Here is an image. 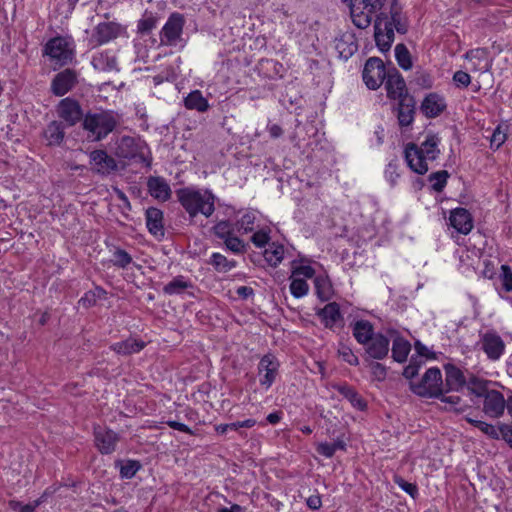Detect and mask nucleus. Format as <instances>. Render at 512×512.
<instances>
[{
  "label": "nucleus",
  "mask_w": 512,
  "mask_h": 512,
  "mask_svg": "<svg viewBox=\"0 0 512 512\" xmlns=\"http://www.w3.org/2000/svg\"><path fill=\"white\" fill-rule=\"evenodd\" d=\"M315 275V270L310 265H299L292 266L291 276L295 278H300L301 276L304 278H313Z\"/></svg>",
  "instance_id": "54"
},
{
  "label": "nucleus",
  "mask_w": 512,
  "mask_h": 512,
  "mask_svg": "<svg viewBox=\"0 0 512 512\" xmlns=\"http://www.w3.org/2000/svg\"><path fill=\"white\" fill-rule=\"evenodd\" d=\"M445 370V391H460L466 385V378L460 368L454 364H446Z\"/></svg>",
  "instance_id": "28"
},
{
  "label": "nucleus",
  "mask_w": 512,
  "mask_h": 512,
  "mask_svg": "<svg viewBox=\"0 0 512 512\" xmlns=\"http://www.w3.org/2000/svg\"><path fill=\"white\" fill-rule=\"evenodd\" d=\"M502 438L512 448V426L508 424L499 425V439Z\"/></svg>",
  "instance_id": "61"
},
{
  "label": "nucleus",
  "mask_w": 512,
  "mask_h": 512,
  "mask_svg": "<svg viewBox=\"0 0 512 512\" xmlns=\"http://www.w3.org/2000/svg\"><path fill=\"white\" fill-rule=\"evenodd\" d=\"M290 292L295 298H302L308 294L309 285L303 278L290 276Z\"/></svg>",
  "instance_id": "48"
},
{
  "label": "nucleus",
  "mask_w": 512,
  "mask_h": 512,
  "mask_svg": "<svg viewBox=\"0 0 512 512\" xmlns=\"http://www.w3.org/2000/svg\"><path fill=\"white\" fill-rule=\"evenodd\" d=\"M466 385L468 390L477 397L482 396L483 393L488 390L486 388V382L476 376H471L469 380L466 381Z\"/></svg>",
  "instance_id": "51"
},
{
  "label": "nucleus",
  "mask_w": 512,
  "mask_h": 512,
  "mask_svg": "<svg viewBox=\"0 0 512 512\" xmlns=\"http://www.w3.org/2000/svg\"><path fill=\"white\" fill-rule=\"evenodd\" d=\"M285 248L278 242H272L264 250L263 256L271 267H277L284 259Z\"/></svg>",
  "instance_id": "36"
},
{
  "label": "nucleus",
  "mask_w": 512,
  "mask_h": 512,
  "mask_svg": "<svg viewBox=\"0 0 512 512\" xmlns=\"http://www.w3.org/2000/svg\"><path fill=\"white\" fill-rule=\"evenodd\" d=\"M412 391L422 397H440L442 395L443 381L439 368H429L419 383H411Z\"/></svg>",
  "instance_id": "6"
},
{
  "label": "nucleus",
  "mask_w": 512,
  "mask_h": 512,
  "mask_svg": "<svg viewBox=\"0 0 512 512\" xmlns=\"http://www.w3.org/2000/svg\"><path fill=\"white\" fill-rule=\"evenodd\" d=\"M91 168L97 174L106 176L117 170L116 160L105 150H93L89 153Z\"/></svg>",
  "instance_id": "15"
},
{
  "label": "nucleus",
  "mask_w": 512,
  "mask_h": 512,
  "mask_svg": "<svg viewBox=\"0 0 512 512\" xmlns=\"http://www.w3.org/2000/svg\"><path fill=\"white\" fill-rule=\"evenodd\" d=\"M65 136V128L62 122L52 121L44 130V137L48 142V145L58 146L60 145Z\"/></svg>",
  "instance_id": "34"
},
{
  "label": "nucleus",
  "mask_w": 512,
  "mask_h": 512,
  "mask_svg": "<svg viewBox=\"0 0 512 512\" xmlns=\"http://www.w3.org/2000/svg\"><path fill=\"white\" fill-rule=\"evenodd\" d=\"M350 14L353 24L359 29H366L371 25L373 16H377L379 13L372 11L369 7L364 8V4H357L350 6Z\"/></svg>",
  "instance_id": "26"
},
{
  "label": "nucleus",
  "mask_w": 512,
  "mask_h": 512,
  "mask_svg": "<svg viewBox=\"0 0 512 512\" xmlns=\"http://www.w3.org/2000/svg\"><path fill=\"white\" fill-rule=\"evenodd\" d=\"M439 398H440L441 402L446 404V406H445L446 410H454L458 413L464 411L463 408L457 407L461 402V398L459 396H457V395L446 396V395L442 394V395H440Z\"/></svg>",
  "instance_id": "55"
},
{
  "label": "nucleus",
  "mask_w": 512,
  "mask_h": 512,
  "mask_svg": "<svg viewBox=\"0 0 512 512\" xmlns=\"http://www.w3.org/2000/svg\"><path fill=\"white\" fill-rule=\"evenodd\" d=\"M439 139L435 135H428L418 146L415 143H408L404 149V158L408 167L419 175L428 171V161H434L440 154L438 148Z\"/></svg>",
  "instance_id": "1"
},
{
  "label": "nucleus",
  "mask_w": 512,
  "mask_h": 512,
  "mask_svg": "<svg viewBox=\"0 0 512 512\" xmlns=\"http://www.w3.org/2000/svg\"><path fill=\"white\" fill-rule=\"evenodd\" d=\"M186 20L183 14L173 12L159 32L160 45L165 47H177L183 41V29Z\"/></svg>",
  "instance_id": "5"
},
{
  "label": "nucleus",
  "mask_w": 512,
  "mask_h": 512,
  "mask_svg": "<svg viewBox=\"0 0 512 512\" xmlns=\"http://www.w3.org/2000/svg\"><path fill=\"white\" fill-rule=\"evenodd\" d=\"M236 231V224L232 223L229 220L219 221L213 227L214 235L221 240H224L227 237L231 236L232 234H235Z\"/></svg>",
  "instance_id": "44"
},
{
  "label": "nucleus",
  "mask_w": 512,
  "mask_h": 512,
  "mask_svg": "<svg viewBox=\"0 0 512 512\" xmlns=\"http://www.w3.org/2000/svg\"><path fill=\"white\" fill-rule=\"evenodd\" d=\"M449 222L458 233L464 235L470 233L473 228V218L470 212L465 208L452 210L449 216Z\"/></svg>",
  "instance_id": "22"
},
{
  "label": "nucleus",
  "mask_w": 512,
  "mask_h": 512,
  "mask_svg": "<svg viewBox=\"0 0 512 512\" xmlns=\"http://www.w3.org/2000/svg\"><path fill=\"white\" fill-rule=\"evenodd\" d=\"M317 316L328 329H333L338 323L343 321L340 306L336 302L326 304L322 309L317 311Z\"/></svg>",
  "instance_id": "27"
},
{
  "label": "nucleus",
  "mask_w": 512,
  "mask_h": 512,
  "mask_svg": "<svg viewBox=\"0 0 512 512\" xmlns=\"http://www.w3.org/2000/svg\"><path fill=\"white\" fill-rule=\"evenodd\" d=\"M255 220L256 213L254 211L245 212L235 223L237 232L242 234L252 232L254 230Z\"/></svg>",
  "instance_id": "41"
},
{
  "label": "nucleus",
  "mask_w": 512,
  "mask_h": 512,
  "mask_svg": "<svg viewBox=\"0 0 512 512\" xmlns=\"http://www.w3.org/2000/svg\"><path fill=\"white\" fill-rule=\"evenodd\" d=\"M445 98L435 92L427 94L420 105V111L427 118H436L446 109Z\"/></svg>",
  "instance_id": "20"
},
{
  "label": "nucleus",
  "mask_w": 512,
  "mask_h": 512,
  "mask_svg": "<svg viewBox=\"0 0 512 512\" xmlns=\"http://www.w3.org/2000/svg\"><path fill=\"white\" fill-rule=\"evenodd\" d=\"M483 401V412L491 418H499L504 414L506 400L498 390H487L481 396Z\"/></svg>",
  "instance_id": "16"
},
{
  "label": "nucleus",
  "mask_w": 512,
  "mask_h": 512,
  "mask_svg": "<svg viewBox=\"0 0 512 512\" xmlns=\"http://www.w3.org/2000/svg\"><path fill=\"white\" fill-rule=\"evenodd\" d=\"M208 264L212 265L217 272L225 273L232 270L237 263L235 260H228L221 253L215 252L210 256Z\"/></svg>",
  "instance_id": "40"
},
{
  "label": "nucleus",
  "mask_w": 512,
  "mask_h": 512,
  "mask_svg": "<svg viewBox=\"0 0 512 512\" xmlns=\"http://www.w3.org/2000/svg\"><path fill=\"white\" fill-rule=\"evenodd\" d=\"M306 504L309 509L317 511L322 506V499L319 493L313 494L306 499Z\"/></svg>",
  "instance_id": "63"
},
{
  "label": "nucleus",
  "mask_w": 512,
  "mask_h": 512,
  "mask_svg": "<svg viewBox=\"0 0 512 512\" xmlns=\"http://www.w3.org/2000/svg\"><path fill=\"white\" fill-rule=\"evenodd\" d=\"M449 173L446 170L431 173L428 177L431 187L435 192H442L447 184Z\"/></svg>",
  "instance_id": "47"
},
{
  "label": "nucleus",
  "mask_w": 512,
  "mask_h": 512,
  "mask_svg": "<svg viewBox=\"0 0 512 512\" xmlns=\"http://www.w3.org/2000/svg\"><path fill=\"white\" fill-rule=\"evenodd\" d=\"M94 445L102 455H110L116 451L120 435L114 430L94 425L93 427Z\"/></svg>",
  "instance_id": "8"
},
{
  "label": "nucleus",
  "mask_w": 512,
  "mask_h": 512,
  "mask_svg": "<svg viewBox=\"0 0 512 512\" xmlns=\"http://www.w3.org/2000/svg\"><path fill=\"white\" fill-rule=\"evenodd\" d=\"M465 420L469 424L478 428L481 432H483L485 435L489 436L490 438L496 439V440L499 439V427L496 428L492 424H489V423L481 421V420H476V419L468 417V416L465 417Z\"/></svg>",
  "instance_id": "43"
},
{
  "label": "nucleus",
  "mask_w": 512,
  "mask_h": 512,
  "mask_svg": "<svg viewBox=\"0 0 512 512\" xmlns=\"http://www.w3.org/2000/svg\"><path fill=\"white\" fill-rule=\"evenodd\" d=\"M226 248L235 254H241L246 252V244L243 240L237 237L235 234L227 237L223 240Z\"/></svg>",
  "instance_id": "50"
},
{
  "label": "nucleus",
  "mask_w": 512,
  "mask_h": 512,
  "mask_svg": "<svg viewBox=\"0 0 512 512\" xmlns=\"http://www.w3.org/2000/svg\"><path fill=\"white\" fill-rule=\"evenodd\" d=\"M141 464L137 460H127L121 464L120 476L125 479H131L140 470Z\"/></svg>",
  "instance_id": "49"
},
{
  "label": "nucleus",
  "mask_w": 512,
  "mask_h": 512,
  "mask_svg": "<svg viewBox=\"0 0 512 512\" xmlns=\"http://www.w3.org/2000/svg\"><path fill=\"white\" fill-rule=\"evenodd\" d=\"M57 114L68 126H74L83 121L85 116L80 103L71 97L60 100L57 105Z\"/></svg>",
  "instance_id": "14"
},
{
  "label": "nucleus",
  "mask_w": 512,
  "mask_h": 512,
  "mask_svg": "<svg viewBox=\"0 0 512 512\" xmlns=\"http://www.w3.org/2000/svg\"><path fill=\"white\" fill-rule=\"evenodd\" d=\"M395 483L412 498H416L418 495V488L415 484L405 481L401 477L395 478Z\"/></svg>",
  "instance_id": "58"
},
{
  "label": "nucleus",
  "mask_w": 512,
  "mask_h": 512,
  "mask_svg": "<svg viewBox=\"0 0 512 512\" xmlns=\"http://www.w3.org/2000/svg\"><path fill=\"white\" fill-rule=\"evenodd\" d=\"M365 353L374 360H383L388 356L390 350V338L376 333L365 345Z\"/></svg>",
  "instance_id": "18"
},
{
  "label": "nucleus",
  "mask_w": 512,
  "mask_h": 512,
  "mask_svg": "<svg viewBox=\"0 0 512 512\" xmlns=\"http://www.w3.org/2000/svg\"><path fill=\"white\" fill-rule=\"evenodd\" d=\"M333 389L347 399L350 404L359 411H364L367 408L366 401L352 386L348 384H335L333 385Z\"/></svg>",
  "instance_id": "31"
},
{
  "label": "nucleus",
  "mask_w": 512,
  "mask_h": 512,
  "mask_svg": "<svg viewBox=\"0 0 512 512\" xmlns=\"http://www.w3.org/2000/svg\"><path fill=\"white\" fill-rule=\"evenodd\" d=\"M145 347V342L133 338L126 339L111 345V349L120 355H130L140 352Z\"/></svg>",
  "instance_id": "35"
},
{
  "label": "nucleus",
  "mask_w": 512,
  "mask_h": 512,
  "mask_svg": "<svg viewBox=\"0 0 512 512\" xmlns=\"http://www.w3.org/2000/svg\"><path fill=\"white\" fill-rule=\"evenodd\" d=\"M506 139H507L506 129H504L502 125H498L494 129V131L490 137V147L494 150H497L504 144Z\"/></svg>",
  "instance_id": "52"
},
{
  "label": "nucleus",
  "mask_w": 512,
  "mask_h": 512,
  "mask_svg": "<svg viewBox=\"0 0 512 512\" xmlns=\"http://www.w3.org/2000/svg\"><path fill=\"white\" fill-rule=\"evenodd\" d=\"M97 302L95 298V293L92 291H87L84 295L79 299L78 303L84 308H90L94 306Z\"/></svg>",
  "instance_id": "62"
},
{
  "label": "nucleus",
  "mask_w": 512,
  "mask_h": 512,
  "mask_svg": "<svg viewBox=\"0 0 512 512\" xmlns=\"http://www.w3.org/2000/svg\"><path fill=\"white\" fill-rule=\"evenodd\" d=\"M453 81L457 86L468 87L471 83V76L462 70L456 71L453 75Z\"/></svg>",
  "instance_id": "59"
},
{
  "label": "nucleus",
  "mask_w": 512,
  "mask_h": 512,
  "mask_svg": "<svg viewBox=\"0 0 512 512\" xmlns=\"http://www.w3.org/2000/svg\"><path fill=\"white\" fill-rule=\"evenodd\" d=\"M385 89L388 98L393 100L400 101V99H404V97H410L404 78L395 68L388 71L385 79Z\"/></svg>",
  "instance_id": "17"
},
{
  "label": "nucleus",
  "mask_w": 512,
  "mask_h": 512,
  "mask_svg": "<svg viewBox=\"0 0 512 512\" xmlns=\"http://www.w3.org/2000/svg\"><path fill=\"white\" fill-rule=\"evenodd\" d=\"M351 327L354 338L361 345H365L376 335V333H374L372 323L368 320H357L351 325Z\"/></svg>",
  "instance_id": "32"
},
{
  "label": "nucleus",
  "mask_w": 512,
  "mask_h": 512,
  "mask_svg": "<svg viewBox=\"0 0 512 512\" xmlns=\"http://www.w3.org/2000/svg\"><path fill=\"white\" fill-rule=\"evenodd\" d=\"M184 106L188 110H195L199 113H204L209 110L210 105L200 90L191 91L184 98Z\"/></svg>",
  "instance_id": "33"
},
{
  "label": "nucleus",
  "mask_w": 512,
  "mask_h": 512,
  "mask_svg": "<svg viewBox=\"0 0 512 512\" xmlns=\"http://www.w3.org/2000/svg\"><path fill=\"white\" fill-rule=\"evenodd\" d=\"M124 33L125 28L119 23L113 21L101 22L94 28L90 43H92L93 46H100L115 40Z\"/></svg>",
  "instance_id": "11"
},
{
  "label": "nucleus",
  "mask_w": 512,
  "mask_h": 512,
  "mask_svg": "<svg viewBox=\"0 0 512 512\" xmlns=\"http://www.w3.org/2000/svg\"><path fill=\"white\" fill-rule=\"evenodd\" d=\"M280 363L275 355L268 353L264 355L258 363V376L260 385L268 390L275 382L278 376Z\"/></svg>",
  "instance_id": "10"
},
{
  "label": "nucleus",
  "mask_w": 512,
  "mask_h": 512,
  "mask_svg": "<svg viewBox=\"0 0 512 512\" xmlns=\"http://www.w3.org/2000/svg\"><path fill=\"white\" fill-rule=\"evenodd\" d=\"M395 57H396L398 65L402 69L409 70L412 68L411 55H410L408 48L404 44L400 43V44L396 45Z\"/></svg>",
  "instance_id": "46"
},
{
  "label": "nucleus",
  "mask_w": 512,
  "mask_h": 512,
  "mask_svg": "<svg viewBox=\"0 0 512 512\" xmlns=\"http://www.w3.org/2000/svg\"><path fill=\"white\" fill-rule=\"evenodd\" d=\"M41 504V500H35L33 504H22L19 501L12 500L9 506L12 510L18 512H34V510Z\"/></svg>",
  "instance_id": "57"
},
{
  "label": "nucleus",
  "mask_w": 512,
  "mask_h": 512,
  "mask_svg": "<svg viewBox=\"0 0 512 512\" xmlns=\"http://www.w3.org/2000/svg\"><path fill=\"white\" fill-rule=\"evenodd\" d=\"M54 70L76 62V47L71 36H55L49 39L42 50Z\"/></svg>",
  "instance_id": "4"
},
{
  "label": "nucleus",
  "mask_w": 512,
  "mask_h": 512,
  "mask_svg": "<svg viewBox=\"0 0 512 512\" xmlns=\"http://www.w3.org/2000/svg\"><path fill=\"white\" fill-rule=\"evenodd\" d=\"M480 349L492 361L499 360L505 352V343L501 336L493 330L480 334Z\"/></svg>",
  "instance_id": "9"
},
{
  "label": "nucleus",
  "mask_w": 512,
  "mask_h": 512,
  "mask_svg": "<svg viewBox=\"0 0 512 512\" xmlns=\"http://www.w3.org/2000/svg\"><path fill=\"white\" fill-rule=\"evenodd\" d=\"M390 19L386 14V19L383 20V23H391V27L393 30L397 31L400 34H405L408 31V19L402 11V6L398 1H392L390 5Z\"/></svg>",
  "instance_id": "24"
},
{
  "label": "nucleus",
  "mask_w": 512,
  "mask_h": 512,
  "mask_svg": "<svg viewBox=\"0 0 512 512\" xmlns=\"http://www.w3.org/2000/svg\"><path fill=\"white\" fill-rule=\"evenodd\" d=\"M79 75L77 70L71 68L58 72L51 81V93L58 97L64 96L77 85Z\"/></svg>",
  "instance_id": "12"
},
{
  "label": "nucleus",
  "mask_w": 512,
  "mask_h": 512,
  "mask_svg": "<svg viewBox=\"0 0 512 512\" xmlns=\"http://www.w3.org/2000/svg\"><path fill=\"white\" fill-rule=\"evenodd\" d=\"M501 272L495 282L498 295L510 303L512 293V268L509 265H501Z\"/></svg>",
  "instance_id": "29"
},
{
  "label": "nucleus",
  "mask_w": 512,
  "mask_h": 512,
  "mask_svg": "<svg viewBox=\"0 0 512 512\" xmlns=\"http://www.w3.org/2000/svg\"><path fill=\"white\" fill-rule=\"evenodd\" d=\"M396 116L401 129L408 128L412 125L416 113V101L413 96L404 97L398 101L396 107Z\"/></svg>",
  "instance_id": "19"
},
{
  "label": "nucleus",
  "mask_w": 512,
  "mask_h": 512,
  "mask_svg": "<svg viewBox=\"0 0 512 512\" xmlns=\"http://www.w3.org/2000/svg\"><path fill=\"white\" fill-rule=\"evenodd\" d=\"M389 334L392 338L391 352L393 360L398 363H404L411 351L410 342L395 330H390Z\"/></svg>",
  "instance_id": "25"
},
{
  "label": "nucleus",
  "mask_w": 512,
  "mask_h": 512,
  "mask_svg": "<svg viewBox=\"0 0 512 512\" xmlns=\"http://www.w3.org/2000/svg\"><path fill=\"white\" fill-rule=\"evenodd\" d=\"M148 231L155 237L164 236L163 211L156 207H149L145 212Z\"/></svg>",
  "instance_id": "30"
},
{
  "label": "nucleus",
  "mask_w": 512,
  "mask_h": 512,
  "mask_svg": "<svg viewBox=\"0 0 512 512\" xmlns=\"http://www.w3.org/2000/svg\"><path fill=\"white\" fill-rule=\"evenodd\" d=\"M159 16L157 13L146 10L142 18L137 23V31L142 35L149 34L158 24Z\"/></svg>",
  "instance_id": "38"
},
{
  "label": "nucleus",
  "mask_w": 512,
  "mask_h": 512,
  "mask_svg": "<svg viewBox=\"0 0 512 512\" xmlns=\"http://www.w3.org/2000/svg\"><path fill=\"white\" fill-rule=\"evenodd\" d=\"M387 74L383 61L378 57H370L364 65L362 78L369 89L376 90L384 83Z\"/></svg>",
  "instance_id": "7"
},
{
  "label": "nucleus",
  "mask_w": 512,
  "mask_h": 512,
  "mask_svg": "<svg viewBox=\"0 0 512 512\" xmlns=\"http://www.w3.org/2000/svg\"><path fill=\"white\" fill-rule=\"evenodd\" d=\"M370 369H371L372 375L377 380L382 381L386 378L387 369L383 364H381L379 362H372L370 364Z\"/></svg>",
  "instance_id": "60"
},
{
  "label": "nucleus",
  "mask_w": 512,
  "mask_h": 512,
  "mask_svg": "<svg viewBox=\"0 0 512 512\" xmlns=\"http://www.w3.org/2000/svg\"><path fill=\"white\" fill-rule=\"evenodd\" d=\"M117 155L125 159H135L137 156V144L133 137L123 136L117 146Z\"/></svg>",
  "instance_id": "37"
},
{
  "label": "nucleus",
  "mask_w": 512,
  "mask_h": 512,
  "mask_svg": "<svg viewBox=\"0 0 512 512\" xmlns=\"http://www.w3.org/2000/svg\"><path fill=\"white\" fill-rule=\"evenodd\" d=\"M270 241V230L269 229H260L256 231L251 236V242L257 247V248H263L266 245H269Z\"/></svg>",
  "instance_id": "53"
},
{
  "label": "nucleus",
  "mask_w": 512,
  "mask_h": 512,
  "mask_svg": "<svg viewBox=\"0 0 512 512\" xmlns=\"http://www.w3.org/2000/svg\"><path fill=\"white\" fill-rule=\"evenodd\" d=\"M91 65L95 70L101 72L119 71L117 56L110 49L102 50L93 54Z\"/></svg>",
  "instance_id": "21"
},
{
  "label": "nucleus",
  "mask_w": 512,
  "mask_h": 512,
  "mask_svg": "<svg viewBox=\"0 0 512 512\" xmlns=\"http://www.w3.org/2000/svg\"><path fill=\"white\" fill-rule=\"evenodd\" d=\"M192 287V283L184 276H177L173 278L163 287V292L167 295L181 294L188 288Z\"/></svg>",
  "instance_id": "39"
},
{
  "label": "nucleus",
  "mask_w": 512,
  "mask_h": 512,
  "mask_svg": "<svg viewBox=\"0 0 512 512\" xmlns=\"http://www.w3.org/2000/svg\"><path fill=\"white\" fill-rule=\"evenodd\" d=\"M338 354L344 362H346L352 366H357L359 364L358 357L354 354L352 349L348 346H342L338 350Z\"/></svg>",
  "instance_id": "56"
},
{
  "label": "nucleus",
  "mask_w": 512,
  "mask_h": 512,
  "mask_svg": "<svg viewBox=\"0 0 512 512\" xmlns=\"http://www.w3.org/2000/svg\"><path fill=\"white\" fill-rule=\"evenodd\" d=\"M122 120L121 115L113 110L100 109L87 112L82 127L93 141H101L112 133Z\"/></svg>",
  "instance_id": "3"
},
{
  "label": "nucleus",
  "mask_w": 512,
  "mask_h": 512,
  "mask_svg": "<svg viewBox=\"0 0 512 512\" xmlns=\"http://www.w3.org/2000/svg\"><path fill=\"white\" fill-rule=\"evenodd\" d=\"M317 297L321 301H327L331 297L332 286L330 281L323 276H317L314 279Z\"/></svg>",
  "instance_id": "42"
},
{
  "label": "nucleus",
  "mask_w": 512,
  "mask_h": 512,
  "mask_svg": "<svg viewBox=\"0 0 512 512\" xmlns=\"http://www.w3.org/2000/svg\"><path fill=\"white\" fill-rule=\"evenodd\" d=\"M179 203L194 218L201 214L206 218L213 215L215 211L216 196L212 191L195 189L191 187L181 188L176 191Z\"/></svg>",
  "instance_id": "2"
},
{
  "label": "nucleus",
  "mask_w": 512,
  "mask_h": 512,
  "mask_svg": "<svg viewBox=\"0 0 512 512\" xmlns=\"http://www.w3.org/2000/svg\"><path fill=\"white\" fill-rule=\"evenodd\" d=\"M132 261V256L126 250L118 247L113 250L112 258L110 260L113 266L121 269H126Z\"/></svg>",
  "instance_id": "45"
},
{
  "label": "nucleus",
  "mask_w": 512,
  "mask_h": 512,
  "mask_svg": "<svg viewBox=\"0 0 512 512\" xmlns=\"http://www.w3.org/2000/svg\"><path fill=\"white\" fill-rule=\"evenodd\" d=\"M147 188L149 194L162 202L171 198V188L165 178L160 176H150L147 180Z\"/></svg>",
  "instance_id": "23"
},
{
  "label": "nucleus",
  "mask_w": 512,
  "mask_h": 512,
  "mask_svg": "<svg viewBox=\"0 0 512 512\" xmlns=\"http://www.w3.org/2000/svg\"><path fill=\"white\" fill-rule=\"evenodd\" d=\"M386 19V13L381 12L375 18L374 23V37L378 49L385 53L388 52L394 41V30L391 23H383Z\"/></svg>",
  "instance_id": "13"
},
{
  "label": "nucleus",
  "mask_w": 512,
  "mask_h": 512,
  "mask_svg": "<svg viewBox=\"0 0 512 512\" xmlns=\"http://www.w3.org/2000/svg\"><path fill=\"white\" fill-rule=\"evenodd\" d=\"M317 452L326 458H331L335 454L332 443L327 442L320 443L317 446Z\"/></svg>",
  "instance_id": "64"
}]
</instances>
